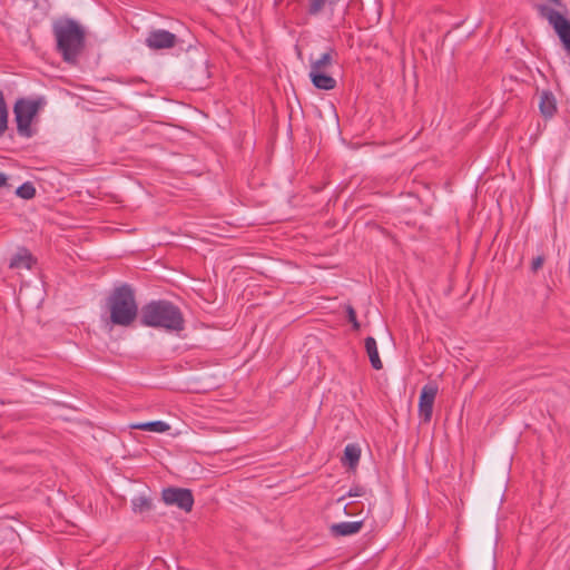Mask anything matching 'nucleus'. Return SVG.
Masks as SVG:
<instances>
[{
    "instance_id": "nucleus-16",
    "label": "nucleus",
    "mask_w": 570,
    "mask_h": 570,
    "mask_svg": "<svg viewBox=\"0 0 570 570\" xmlns=\"http://www.w3.org/2000/svg\"><path fill=\"white\" fill-rule=\"evenodd\" d=\"M161 499H193V492L187 488L168 487L163 489Z\"/></svg>"
},
{
    "instance_id": "nucleus-25",
    "label": "nucleus",
    "mask_w": 570,
    "mask_h": 570,
    "mask_svg": "<svg viewBox=\"0 0 570 570\" xmlns=\"http://www.w3.org/2000/svg\"><path fill=\"white\" fill-rule=\"evenodd\" d=\"M353 504H354V501H351L347 504L343 505L342 509L344 510V512L346 514H348V515L354 514V512L352 511Z\"/></svg>"
},
{
    "instance_id": "nucleus-20",
    "label": "nucleus",
    "mask_w": 570,
    "mask_h": 570,
    "mask_svg": "<svg viewBox=\"0 0 570 570\" xmlns=\"http://www.w3.org/2000/svg\"><path fill=\"white\" fill-rule=\"evenodd\" d=\"M153 501H134L132 510L135 513L144 514L151 509Z\"/></svg>"
},
{
    "instance_id": "nucleus-5",
    "label": "nucleus",
    "mask_w": 570,
    "mask_h": 570,
    "mask_svg": "<svg viewBox=\"0 0 570 570\" xmlns=\"http://www.w3.org/2000/svg\"><path fill=\"white\" fill-rule=\"evenodd\" d=\"M537 8L540 16L546 18L553 27L564 49L570 52V21L566 19L560 12L547 6L540 4Z\"/></svg>"
},
{
    "instance_id": "nucleus-6",
    "label": "nucleus",
    "mask_w": 570,
    "mask_h": 570,
    "mask_svg": "<svg viewBox=\"0 0 570 570\" xmlns=\"http://www.w3.org/2000/svg\"><path fill=\"white\" fill-rule=\"evenodd\" d=\"M438 394V386L434 383L425 384L420 393L419 415L424 423L432 419L433 405Z\"/></svg>"
},
{
    "instance_id": "nucleus-26",
    "label": "nucleus",
    "mask_w": 570,
    "mask_h": 570,
    "mask_svg": "<svg viewBox=\"0 0 570 570\" xmlns=\"http://www.w3.org/2000/svg\"><path fill=\"white\" fill-rule=\"evenodd\" d=\"M8 186V177L6 174L0 173V188Z\"/></svg>"
},
{
    "instance_id": "nucleus-18",
    "label": "nucleus",
    "mask_w": 570,
    "mask_h": 570,
    "mask_svg": "<svg viewBox=\"0 0 570 570\" xmlns=\"http://www.w3.org/2000/svg\"><path fill=\"white\" fill-rule=\"evenodd\" d=\"M8 127V109L2 91H0V136L4 134Z\"/></svg>"
},
{
    "instance_id": "nucleus-15",
    "label": "nucleus",
    "mask_w": 570,
    "mask_h": 570,
    "mask_svg": "<svg viewBox=\"0 0 570 570\" xmlns=\"http://www.w3.org/2000/svg\"><path fill=\"white\" fill-rule=\"evenodd\" d=\"M361 456V449L356 444H347L344 449L342 462L344 465L353 469L357 465Z\"/></svg>"
},
{
    "instance_id": "nucleus-17",
    "label": "nucleus",
    "mask_w": 570,
    "mask_h": 570,
    "mask_svg": "<svg viewBox=\"0 0 570 570\" xmlns=\"http://www.w3.org/2000/svg\"><path fill=\"white\" fill-rule=\"evenodd\" d=\"M130 428L136 429V430L156 432V433H165L170 429L169 424H167L164 421H151V422H145V423H136V424H131Z\"/></svg>"
},
{
    "instance_id": "nucleus-13",
    "label": "nucleus",
    "mask_w": 570,
    "mask_h": 570,
    "mask_svg": "<svg viewBox=\"0 0 570 570\" xmlns=\"http://www.w3.org/2000/svg\"><path fill=\"white\" fill-rule=\"evenodd\" d=\"M366 353L368 355L371 365L375 370H381L383 367V363L379 355L377 344L374 337L368 336L364 342Z\"/></svg>"
},
{
    "instance_id": "nucleus-7",
    "label": "nucleus",
    "mask_w": 570,
    "mask_h": 570,
    "mask_svg": "<svg viewBox=\"0 0 570 570\" xmlns=\"http://www.w3.org/2000/svg\"><path fill=\"white\" fill-rule=\"evenodd\" d=\"M176 36L167 30H154L146 38L150 49H169L176 45Z\"/></svg>"
},
{
    "instance_id": "nucleus-21",
    "label": "nucleus",
    "mask_w": 570,
    "mask_h": 570,
    "mask_svg": "<svg viewBox=\"0 0 570 570\" xmlns=\"http://www.w3.org/2000/svg\"><path fill=\"white\" fill-rule=\"evenodd\" d=\"M167 505H177L185 512H189L193 509L194 501H164Z\"/></svg>"
},
{
    "instance_id": "nucleus-11",
    "label": "nucleus",
    "mask_w": 570,
    "mask_h": 570,
    "mask_svg": "<svg viewBox=\"0 0 570 570\" xmlns=\"http://www.w3.org/2000/svg\"><path fill=\"white\" fill-rule=\"evenodd\" d=\"M312 83L322 90H332L336 87V80L328 72H309Z\"/></svg>"
},
{
    "instance_id": "nucleus-12",
    "label": "nucleus",
    "mask_w": 570,
    "mask_h": 570,
    "mask_svg": "<svg viewBox=\"0 0 570 570\" xmlns=\"http://www.w3.org/2000/svg\"><path fill=\"white\" fill-rule=\"evenodd\" d=\"M539 109L546 118H551L557 111L556 98L550 91L540 95Z\"/></svg>"
},
{
    "instance_id": "nucleus-27",
    "label": "nucleus",
    "mask_w": 570,
    "mask_h": 570,
    "mask_svg": "<svg viewBox=\"0 0 570 570\" xmlns=\"http://www.w3.org/2000/svg\"><path fill=\"white\" fill-rule=\"evenodd\" d=\"M551 2H553L554 4L557 6H560L561 4V1L560 0H550Z\"/></svg>"
},
{
    "instance_id": "nucleus-10",
    "label": "nucleus",
    "mask_w": 570,
    "mask_h": 570,
    "mask_svg": "<svg viewBox=\"0 0 570 570\" xmlns=\"http://www.w3.org/2000/svg\"><path fill=\"white\" fill-rule=\"evenodd\" d=\"M32 265V255L26 248H20L10 259L9 267L12 269H30Z\"/></svg>"
},
{
    "instance_id": "nucleus-3",
    "label": "nucleus",
    "mask_w": 570,
    "mask_h": 570,
    "mask_svg": "<svg viewBox=\"0 0 570 570\" xmlns=\"http://www.w3.org/2000/svg\"><path fill=\"white\" fill-rule=\"evenodd\" d=\"M108 307L114 324L129 326L138 315V306L132 288L124 284L116 287L109 296Z\"/></svg>"
},
{
    "instance_id": "nucleus-2",
    "label": "nucleus",
    "mask_w": 570,
    "mask_h": 570,
    "mask_svg": "<svg viewBox=\"0 0 570 570\" xmlns=\"http://www.w3.org/2000/svg\"><path fill=\"white\" fill-rule=\"evenodd\" d=\"M57 50L67 62H76L85 47L86 32L81 24L72 19H60L52 26Z\"/></svg>"
},
{
    "instance_id": "nucleus-14",
    "label": "nucleus",
    "mask_w": 570,
    "mask_h": 570,
    "mask_svg": "<svg viewBox=\"0 0 570 570\" xmlns=\"http://www.w3.org/2000/svg\"><path fill=\"white\" fill-rule=\"evenodd\" d=\"M338 0H307L306 11L309 16H318L326 9H333Z\"/></svg>"
},
{
    "instance_id": "nucleus-1",
    "label": "nucleus",
    "mask_w": 570,
    "mask_h": 570,
    "mask_svg": "<svg viewBox=\"0 0 570 570\" xmlns=\"http://www.w3.org/2000/svg\"><path fill=\"white\" fill-rule=\"evenodd\" d=\"M140 322L145 326L164 328L169 332H180L185 325L179 307L165 299L153 301L142 306Z\"/></svg>"
},
{
    "instance_id": "nucleus-23",
    "label": "nucleus",
    "mask_w": 570,
    "mask_h": 570,
    "mask_svg": "<svg viewBox=\"0 0 570 570\" xmlns=\"http://www.w3.org/2000/svg\"><path fill=\"white\" fill-rule=\"evenodd\" d=\"M348 497H365L371 495V493L367 491L365 487L362 485H354L350 489Z\"/></svg>"
},
{
    "instance_id": "nucleus-24",
    "label": "nucleus",
    "mask_w": 570,
    "mask_h": 570,
    "mask_svg": "<svg viewBox=\"0 0 570 570\" xmlns=\"http://www.w3.org/2000/svg\"><path fill=\"white\" fill-rule=\"evenodd\" d=\"M543 263L544 258L542 256H537L535 258H533L531 264L532 272L539 271L542 267Z\"/></svg>"
},
{
    "instance_id": "nucleus-4",
    "label": "nucleus",
    "mask_w": 570,
    "mask_h": 570,
    "mask_svg": "<svg viewBox=\"0 0 570 570\" xmlns=\"http://www.w3.org/2000/svg\"><path fill=\"white\" fill-rule=\"evenodd\" d=\"M45 106L46 99L43 97L36 99L21 98L16 101L13 114L19 136L30 138L35 135V129L31 126L32 121Z\"/></svg>"
},
{
    "instance_id": "nucleus-22",
    "label": "nucleus",
    "mask_w": 570,
    "mask_h": 570,
    "mask_svg": "<svg viewBox=\"0 0 570 570\" xmlns=\"http://www.w3.org/2000/svg\"><path fill=\"white\" fill-rule=\"evenodd\" d=\"M346 313H347L348 322L353 325V328L357 331L360 328V323H358V321L356 318V312L353 308V306L347 305L346 306Z\"/></svg>"
},
{
    "instance_id": "nucleus-19",
    "label": "nucleus",
    "mask_w": 570,
    "mask_h": 570,
    "mask_svg": "<svg viewBox=\"0 0 570 570\" xmlns=\"http://www.w3.org/2000/svg\"><path fill=\"white\" fill-rule=\"evenodd\" d=\"M16 194L22 199H31L36 195V188L32 183L27 181L17 188Z\"/></svg>"
},
{
    "instance_id": "nucleus-8",
    "label": "nucleus",
    "mask_w": 570,
    "mask_h": 570,
    "mask_svg": "<svg viewBox=\"0 0 570 570\" xmlns=\"http://www.w3.org/2000/svg\"><path fill=\"white\" fill-rule=\"evenodd\" d=\"M362 528H363V520H358V521L333 523L330 527V531H331V534L334 537H347V535L358 533Z\"/></svg>"
},
{
    "instance_id": "nucleus-9",
    "label": "nucleus",
    "mask_w": 570,
    "mask_h": 570,
    "mask_svg": "<svg viewBox=\"0 0 570 570\" xmlns=\"http://www.w3.org/2000/svg\"><path fill=\"white\" fill-rule=\"evenodd\" d=\"M336 52L333 48H328L320 58L311 60L309 72H328L335 62Z\"/></svg>"
}]
</instances>
